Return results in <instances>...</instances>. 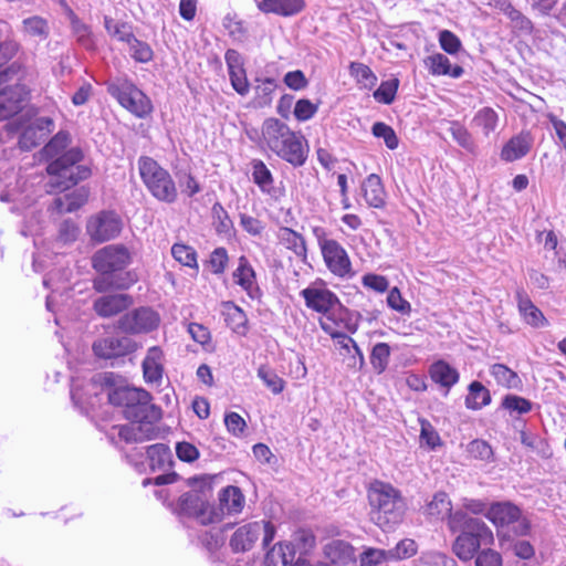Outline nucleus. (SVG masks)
I'll list each match as a JSON object with an SVG mask.
<instances>
[{"mask_svg": "<svg viewBox=\"0 0 566 566\" xmlns=\"http://www.w3.org/2000/svg\"><path fill=\"white\" fill-rule=\"evenodd\" d=\"M358 566H380L390 562L387 549L366 547L358 557Z\"/></svg>", "mask_w": 566, "mask_h": 566, "instance_id": "nucleus-43", "label": "nucleus"}, {"mask_svg": "<svg viewBox=\"0 0 566 566\" xmlns=\"http://www.w3.org/2000/svg\"><path fill=\"white\" fill-rule=\"evenodd\" d=\"M301 295L304 297L308 308L323 315L339 305L337 296L327 289L307 287L301 292Z\"/></svg>", "mask_w": 566, "mask_h": 566, "instance_id": "nucleus-16", "label": "nucleus"}, {"mask_svg": "<svg viewBox=\"0 0 566 566\" xmlns=\"http://www.w3.org/2000/svg\"><path fill=\"white\" fill-rule=\"evenodd\" d=\"M420 443L426 444L429 449L441 446V438L433 426L426 419L420 420Z\"/></svg>", "mask_w": 566, "mask_h": 566, "instance_id": "nucleus-54", "label": "nucleus"}, {"mask_svg": "<svg viewBox=\"0 0 566 566\" xmlns=\"http://www.w3.org/2000/svg\"><path fill=\"white\" fill-rule=\"evenodd\" d=\"M502 406L510 411H516L518 413H526L532 409L530 400L514 395H507L503 399Z\"/></svg>", "mask_w": 566, "mask_h": 566, "instance_id": "nucleus-61", "label": "nucleus"}, {"mask_svg": "<svg viewBox=\"0 0 566 566\" xmlns=\"http://www.w3.org/2000/svg\"><path fill=\"white\" fill-rule=\"evenodd\" d=\"M423 62L432 75H449L457 78L463 74L462 66H451L449 59L441 53L429 55Z\"/></svg>", "mask_w": 566, "mask_h": 566, "instance_id": "nucleus-25", "label": "nucleus"}, {"mask_svg": "<svg viewBox=\"0 0 566 566\" xmlns=\"http://www.w3.org/2000/svg\"><path fill=\"white\" fill-rule=\"evenodd\" d=\"M228 253L224 248L214 249L209 259V265L214 274H222L228 264Z\"/></svg>", "mask_w": 566, "mask_h": 566, "instance_id": "nucleus-62", "label": "nucleus"}, {"mask_svg": "<svg viewBox=\"0 0 566 566\" xmlns=\"http://www.w3.org/2000/svg\"><path fill=\"white\" fill-rule=\"evenodd\" d=\"M426 513L437 521H442L448 517L449 522L450 517L454 514L452 513V502L449 495L443 491L437 492L432 496V500L426 505Z\"/></svg>", "mask_w": 566, "mask_h": 566, "instance_id": "nucleus-26", "label": "nucleus"}, {"mask_svg": "<svg viewBox=\"0 0 566 566\" xmlns=\"http://www.w3.org/2000/svg\"><path fill=\"white\" fill-rule=\"evenodd\" d=\"M112 405L120 407L127 420L138 423H155L161 419V410L151 402L148 391L133 387H118L108 394Z\"/></svg>", "mask_w": 566, "mask_h": 566, "instance_id": "nucleus-4", "label": "nucleus"}, {"mask_svg": "<svg viewBox=\"0 0 566 566\" xmlns=\"http://www.w3.org/2000/svg\"><path fill=\"white\" fill-rule=\"evenodd\" d=\"M28 94L29 91L21 83L3 86L0 90V120H7L18 114Z\"/></svg>", "mask_w": 566, "mask_h": 566, "instance_id": "nucleus-12", "label": "nucleus"}, {"mask_svg": "<svg viewBox=\"0 0 566 566\" xmlns=\"http://www.w3.org/2000/svg\"><path fill=\"white\" fill-rule=\"evenodd\" d=\"M491 375L494 377L496 382L505 388H518L521 386V379L515 371L510 369L504 364H494L491 367Z\"/></svg>", "mask_w": 566, "mask_h": 566, "instance_id": "nucleus-37", "label": "nucleus"}, {"mask_svg": "<svg viewBox=\"0 0 566 566\" xmlns=\"http://www.w3.org/2000/svg\"><path fill=\"white\" fill-rule=\"evenodd\" d=\"M317 109V104L312 103L310 99L302 98L295 103L294 116L301 122L308 120L316 114Z\"/></svg>", "mask_w": 566, "mask_h": 566, "instance_id": "nucleus-60", "label": "nucleus"}, {"mask_svg": "<svg viewBox=\"0 0 566 566\" xmlns=\"http://www.w3.org/2000/svg\"><path fill=\"white\" fill-rule=\"evenodd\" d=\"M94 354L104 359L125 356L136 350V343L129 337H106L93 343Z\"/></svg>", "mask_w": 566, "mask_h": 566, "instance_id": "nucleus-14", "label": "nucleus"}, {"mask_svg": "<svg viewBox=\"0 0 566 566\" xmlns=\"http://www.w3.org/2000/svg\"><path fill=\"white\" fill-rule=\"evenodd\" d=\"M206 499L192 492L184 493L178 500L179 512L186 516L195 517Z\"/></svg>", "mask_w": 566, "mask_h": 566, "instance_id": "nucleus-41", "label": "nucleus"}, {"mask_svg": "<svg viewBox=\"0 0 566 566\" xmlns=\"http://www.w3.org/2000/svg\"><path fill=\"white\" fill-rule=\"evenodd\" d=\"M325 557L334 565L345 566L355 560L354 547L344 541L333 539L324 546Z\"/></svg>", "mask_w": 566, "mask_h": 566, "instance_id": "nucleus-20", "label": "nucleus"}, {"mask_svg": "<svg viewBox=\"0 0 566 566\" xmlns=\"http://www.w3.org/2000/svg\"><path fill=\"white\" fill-rule=\"evenodd\" d=\"M252 169L253 181L262 190H269L272 187L273 178L265 164L262 160L255 159L252 161Z\"/></svg>", "mask_w": 566, "mask_h": 566, "instance_id": "nucleus-49", "label": "nucleus"}, {"mask_svg": "<svg viewBox=\"0 0 566 566\" xmlns=\"http://www.w3.org/2000/svg\"><path fill=\"white\" fill-rule=\"evenodd\" d=\"M22 31L30 36L45 40L49 36L50 29L44 18L33 15L22 21Z\"/></svg>", "mask_w": 566, "mask_h": 566, "instance_id": "nucleus-39", "label": "nucleus"}, {"mask_svg": "<svg viewBox=\"0 0 566 566\" xmlns=\"http://www.w3.org/2000/svg\"><path fill=\"white\" fill-rule=\"evenodd\" d=\"M399 81L394 78L390 81L382 82L379 87L374 92V98L382 104H391L395 99Z\"/></svg>", "mask_w": 566, "mask_h": 566, "instance_id": "nucleus-53", "label": "nucleus"}, {"mask_svg": "<svg viewBox=\"0 0 566 566\" xmlns=\"http://www.w3.org/2000/svg\"><path fill=\"white\" fill-rule=\"evenodd\" d=\"M78 234V226L74 221L66 219L59 224L55 240L57 243L66 245L75 242Z\"/></svg>", "mask_w": 566, "mask_h": 566, "instance_id": "nucleus-48", "label": "nucleus"}, {"mask_svg": "<svg viewBox=\"0 0 566 566\" xmlns=\"http://www.w3.org/2000/svg\"><path fill=\"white\" fill-rule=\"evenodd\" d=\"M361 188L368 206L377 209L385 207L386 192L378 175H369L364 180Z\"/></svg>", "mask_w": 566, "mask_h": 566, "instance_id": "nucleus-24", "label": "nucleus"}, {"mask_svg": "<svg viewBox=\"0 0 566 566\" xmlns=\"http://www.w3.org/2000/svg\"><path fill=\"white\" fill-rule=\"evenodd\" d=\"M521 516L520 509L510 503H495L486 512V517L497 526H505L516 522Z\"/></svg>", "mask_w": 566, "mask_h": 566, "instance_id": "nucleus-23", "label": "nucleus"}, {"mask_svg": "<svg viewBox=\"0 0 566 566\" xmlns=\"http://www.w3.org/2000/svg\"><path fill=\"white\" fill-rule=\"evenodd\" d=\"M387 304L388 306L402 314L409 315L411 313V305L408 301H406L398 287H392L387 295Z\"/></svg>", "mask_w": 566, "mask_h": 566, "instance_id": "nucleus-56", "label": "nucleus"}, {"mask_svg": "<svg viewBox=\"0 0 566 566\" xmlns=\"http://www.w3.org/2000/svg\"><path fill=\"white\" fill-rule=\"evenodd\" d=\"M133 303L134 300L128 294H107L94 301L93 310L99 317L109 318L126 311Z\"/></svg>", "mask_w": 566, "mask_h": 566, "instance_id": "nucleus-15", "label": "nucleus"}, {"mask_svg": "<svg viewBox=\"0 0 566 566\" xmlns=\"http://www.w3.org/2000/svg\"><path fill=\"white\" fill-rule=\"evenodd\" d=\"M429 375L431 380L444 388L447 392L460 378L458 370L442 359L434 361L430 366Z\"/></svg>", "mask_w": 566, "mask_h": 566, "instance_id": "nucleus-22", "label": "nucleus"}, {"mask_svg": "<svg viewBox=\"0 0 566 566\" xmlns=\"http://www.w3.org/2000/svg\"><path fill=\"white\" fill-rule=\"evenodd\" d=\"M449 132L451 133L454 140L464 149H467L470 153H474L475 150V144L472 139L471 134L468 132V129L462 126L458 122H452L450 124Z\"/></svg>", "mask_w": 566, "mask_h": 566, "instance_id": "nucleus-50", "label": "nucleus"}, {"mask_svg": "<svg viewBox=\"0 0 566 566\" xmlns=\"http://www.w3.org/2000/svg\"><path fill=\"white\" fill-rule=\"evenodd\" d=\"M439 43L441 49L449 54H457L461 49L460 39L449 30L440 32Z\"/></svg>", "mask_w": 566, "mask_h": 566, "instance_id": "nucleus-59", "label": "nucleus"}, {"mask_svg": "<svg viewBox=\"0 0 566 566\" xmlns=\"http://www.w3.org/2000/svg\"><path fill=\"white\" fill-rule=\"evenodd\" d=\"M418 566H458L457 562L442 553H429L420 557Z\"/></svg>", "mask_w": 566, "mask_h": 566, "instance_id": "nucleus-57", "label": "nucleus"}, {"mask_svg": "<svg viewBox=\"0 0 566 566\" xmlns=\"http://www.w3.org/2000/svg\"><path fill=\"white\" fill-rule=\"evenodd\" d=\"M371 132L376 138H382L389 149L394 150L398 147L399 139L391 126L377 122L373 125Z\"/></svg>", "mask_w": 566, "mask_h": 566, "instance_id": "nucleus-51", "label": "nucleus"}, {"mask_svg": "<svg viewBox=\"0 0 566 566\" xmlns=\"http://www.w3.org/2000/svg\"><path fill=\"white\" fill-rule=\"evenodd\" d=\"M159 324L158 314L149 307H139L123 315L117 321V328L126 334L147 333Z\"/></svg>", "mask_w": 566, "mask_h": 566, "instance_id": "nucleus-10", "label": "nucleus"}, {"mask_svg": "<svg viewBox=\"0 0 566 566\" xmlns=\"http://www.w3.org/2000/svg\"><path fill=\"white\" fill-rule=\"evenodd\" d=\"M71 144L70 134L66 132H59L50 142L42 148L41 154L49 163L63 157Z\"/></svg>", "mask_w": 566, "mask_h": 566, "instance_id": "nucleus-27", "label": "nucleus"}, {"mask_svg": "<svg viewBox=\"0 0 566 566\" xmlns=\"http://www.w3.org/2000/svg\"><path fill=\"white\" fill-rule=\"evenodd\" d=\"M491 401L490 391L479 381H473L469 386V394L465 398V406L469 409H481Z\"/></svg>", "mask_w": 566, "mask_h": 566, "instance_id": "nucleus-34", "label": "nucleus"}, {"mask_svg": "<svg viewBox=\"0 0 566 566\" xmlns=\"http://www.w3.org/2000/svg\"><path fill=\"white\" fill-rule=\"evenodd\" d=\"M264 13H275L277 15L289 17L303 11L304 0H261L258 4Z\"/></svg>", "mask_w": 566, "mask_h": 566, "instance_id": "nucleus-21", "label": "nucleus"}, {"mask_svg": "<svg viewBox=\"0 0 566 566\" xmlns=\"http://www.w3.org/2000/svg\"><path fill=\"white\" fill-rule=\"evenodd\" d=\"M518 310L524 321L533 327H542L546 325V318L533 302L523 295H518Z\"/></svg>", "mask_w": 566, "mask_h": 566, "instance_id": "nucleus-33", "label": "nucleus"}, {"mask_svg": "<svg viewBox=\"0 0 566 566\" xmlns=\"http://www.w3.org/2000/svg\"><path fill=\"white\" fill-rule=\"evenodd\" d=\"M390 560H401L413 557L418 553V544L411 538H403L397 545L387 549Z\"/></svg>", "mask_w": 566, "mask_h": 566, "instance_id": "nucleus-44", "label": "nucleus"}, {"mask_svg": "<svg viewBox=\"0 0 566 566\" xmlns=\"http://www.w3.org/2000/svg\"><path fill=\"white\" fill-rule=\"evenodd\" d=\"M24 75L25 70L21 66V64L18 62H13L8 67L0 71V86L6 85L11 81H17L18 83H20Z\"/></svg>", "mask_w": 566, "mask_h": 566, "instance_id": "nucleus-63", "label": "nucleus"}, {"mask_svg": "<svg viewBox=\"0 0 566 566\" xmlns=\"http://www.w3.org/2000/svg\"><path fill=\"white\" fill-rule=\"evenodd\" d=\"M390 357V346L387 343H377L370 354V364L377 374L386 370Z\"/></svg>", "mask_w": 566, "mask_h": 566, "instance_id": "nucleus-42", "label": "nucleus"}, {"mask_svg": "<svg viewBox=\"0 0 566 566\" xmlns=\"http://www.w3.org/2000/svg\"><path fill=\"white\" fill-rule=\"evenodd\" d=\"M507 18L510 19L513 29L525 34H531L533 32V22L516 8L511 11Z\"/></svg>", "mask_w": 566, "mask_h": 566, "instance_id": "nucleus-58", "label": "nucleus"}, {"mask_svg": "<svg viewBox=\"0 0 566 566\" xmlns=\"http://www.w3.org/2000/svg\"><path fill=\"white\" fill-rule=\"evenodd\" d=\"M123 229L120 217L113 211H101L92 216L86 223V233L91 241L103 243L115 239Z\"/></svg>", "mask_w": 566, "mask_h": 566, "instance_id": "nucleus-7", "label": "nucleus"}, {"mask_svg": "<svg viewBox=\"0 0 566 566\" xmlns=\"http://www.w3.org/2000/svg\"><path fill=\"white\" fill-rule=\"evenodd\" d=\"M138 169L146 188L157 200L166 203L177 200L178 191L172 177L156 160L140 157Z\"/></svg>", "mask_w": 566, "mask_h": 566, "instance_id": "nucleus-6", "label": "nucleus"}, {"mask_svg": "<svg viewBox=\"0 0 566 566\" xmlns=\"http://www.w3.org/2000/svg\"><path fill=\"white\" fill-rule=\"evenodd\" d=\"M83 150L80 147H72L67 153L46 166V172L50 180L46 184L49 193L65 191L80 181L87 179L92 171L86 165H83Z\"/></svg>", "mask_w": 566, "mask_h": 566, "instance_id": "nucleus-2", "label": "nucleus"}, {"mask_svg": "<svg viewBox=\"0 0 566 566\" xmlns=\"http://www.w3.org/2000/svg\"><path fill=\"white\" fill-rule=\"evenodd\" d=\"M258 376L274 395L281 394L285 388V381L266 366H261L258 369Z\"/></svg>", "mask_w": 566, "mask_h": 566, "instance_id": "nucleus-47", "label": "nucleus"}, {"mask_svg": "<svg viewBox=\"0 0 566 566\" xmlns=\"http://www.w3.org/2000/svg\"><path fill=\"white\" fill-rule=\"evenodd\" d=\"M473 120L476 126L482 128L483 134L489 136L492 132L495 130L499 117L492 108L484 107L476 113Z\"/></svg>", "mask_w": 566, "mask_h": 566, "instance_id": "nucleus-46", "label": "nucleus"}, {"mask_svg": "<svg viewBox=\"0 0 566 566\" xmlns=\"http://www.w3.org/2000/svg\"><path fill=\"white\" fill-rule=\"evenodd\" d=\"M233 279L238 285L251 295L255 285V272L244 255L238 260V268L233 272Z\"/></svg>", "mask_w": 566, "mask_h": 566, "instance_id": "nucleus-31", "label": "nucleus"}, {"mask_svg": "<svg viewBox=\"0 0 566 566\" xmlns=\"http://www.w3.org/2000/svg\"><path fill=\"white\" fill-rule=\"evenodd\" d=\"M469 454L478 460H482L485 462L493 461V450L491 446L484 440H473L468 444Z\"/></svg>", "mask_w": 566, "mask_h": 566, "instance_id": "nucleus-55", "label": "nucleus"}, {"mask_svg": "<svg viewBox=\"0 0 566 566\" xmlns=\"http://www.w3.org/2000/svg\"><path fill=\"white\" fill-rule=\"evenodd\" d=\"M531 146L532 143L527 135L515 136L502 148L501 158L505 161L517 160L530 151Z\"/></svg>", "mask_w": 566, "mask_h": 566, "instance_id": "nucleus-29", "label": "nucleus"}, {"mask_svg": "<svg viewBox=\"0 0 566 566\" xmlns=\"http://www.w3.org/2000/svg\"><path fill=\"white\" fill-rule=\"evenodd\" d=\"M281 243L292 250L298 256L306 255V244L304 238L290 228H281L279 232Z\"/></svg>", "mask_w": 566, "mask_h": 566, "instance_id": "nucleus-36", "label": "nucleus"}, {"mask_svg": "<svg viewBox=\"0 0 566 566\" xmlns=\"http://www.w3.org/2000/svg\"><path fill=\"white\" fill-rule=\"evenodd\" d=\"M163 352L159 347L149 348L144 361L143 371L147 382H157L163 377V365L160 363Z\"/></svg>", "mask_w": 566, "mask_h": 566, "instance_id": "nucleus-28", "label": "nucleus"}, {"mask_svg": "<svg viewBox=\"0 0 566 566\" xmlns=\"http://www.w3.org/2000/svg\"><path fill=\"white\" fill-rule=\"evenodd\" d=\"M368 499L375 512V521L380 527L396 524L401 518V497L392 485L376 481L368 491Z\"/></svg>", "mask_w": 566, "mask_h": 566, "instance_id": "nucleus-5", "label": "nucleus"}, {"mask_svg": "<svg viewBox=\"0 0 566 566\" xmlns=\"http://www.w3.org/2000/svg\"><path fill=\"white\" fill-rule=\"evenodd\" d=\"M130 261V252L125 245L109 244L93 254L92 266L102 274H108L125 269Z\"/></svg>", "mask_w": 566, "mask_h": 566, "instance_id": "nucleus-8", "label": "nucleus"}, {"mask_svg": "<svg viewBox=\"0 0 566 566\" xmlns=\"http://www.w3.org/2000/svg\"><path fill=\"white\" fill-rule=\"evenodd\" d=\"M449 528L452 532H461L452 544V552L464 562L474 557L482 541L492 538V533L483 521L470 517L462 511L454 512L450 517Z\"/></svg>", "mask_w": 566, "mask_h": 566, "instance_id": "nucleus-3", "label": "nucleus"}, {"mask_svg": "<svg viewBox=\"0 0 566 566\" xmlns=\"http://www.w3.org/2000/svg\"><path fill=\"white\" fill-rule=\"evenodd\" d=\"M262 140L270 150L295 167L302 166L307 158L303 136L277 118L270 117L263 122Z\"/></svg>", "mask_w": 566, "mask_h": 566, "instance_id": "nucleus-1", "label": "nucleus"}, {"mask_svg": "<svg viewBox=\"0 0 566 566\" xmlns=\"http://www.w3.org/2000/svg\"><path fill=\"white\" fill-rule=\"evenodd\" d=\"M201 525H210L222 521V511L212 506L207 500L198 510L195 517Z\"/></svg>", "mask_w": 566, "mask_h": 566, "instance_id": "nucleus-52", "label": "nucleus"}, {"mask_svg": "<svg viewBox=\"0 0 566 566\" xmlns=\"http://www.w3.org/2000/svg\"><path fill=\"white\" fill-rule=\"evenodd\" d=\"M245 497L240 488L228 485L219 493V510L222 511V517L227 515H235L243 511Z\"/></svg>", "mask_w": 566, "mask_h": 566, "instance_id": "nucleus-19", "label": "nucleus"}, {"mask_svg": "<svg viewBox=\"0 0 566 566\" xmlns=\"http://www.w3.org/2000/svg\"><path fill=\"white\" fill-rule=\"evenodd\" d=\"M53 120L50 117L36 118L33 123L28 125L19 139V146L22 150H31L40 145L51 130Z\"/></svg>", "mask_w": 566, "mask_h": 566, "instance_id": "nucleus-17", "label": "nucleus"}, {"mask_svg": "<svg viewBox=\"0 0 566 566\" xmlns=\"http://www.w3.org/2000/svg\"><path fill=\"white\" fill-rule=\"evenodd\" d=\"M113 94L122 106L138 117H144L151 112L153 107L149 98L132 84H123L113 91Z\"/></svg>", "mask_w": 566, "mask_h": 566, "instance_id": "nucleus-11", "label": "nucleus"}, {"mask_svg": "<svg viewBox=\"0 0 566 566\" xmlns=\"http://www.w3.org/2000/svg\"><path fill=\"white\" fill-rule=\"evenodd\" d=\"M104 25L109 35L122 42L130 43L134 40L132 27L128 23H114L112 18L104 17Z\"/></svg>", "mask_w": 566, "mask_h": 566, "instance_id": "nucleus-45", "label": "nucleus"}, {"mask_svg": "<svg viewBox=\"0 0 566 566\" xmlns=\"http://www.w3.org/2000/svg\"><path fill=\"white\" fill-rule=\"evenodd\" d=\"M63 197L67 202L66 211L73 212L83 207L87 202L88 191L85 188H80Z\"/></svg>", "mask_w": 566, "mask_h": 566, "instance_id": "nucleus-64", "label": "nucleus"}, {"mask_svg": "<svg viewBox=\"0 0 566 566\" xmlns=\"http://www.w3.org/2000/svg\"><path fill=\"white\" fill-rule=\"evenodd\" d=\"M322 329L332 338H346V333H354L356 324L350 323L347 318V312L342 308L340 304L333 311L326 313L319 318Z\"/></svg>", "mask_w": 566, "mask_h": 566, "instance_id": "nucleus-13", "label": "nucleus"}, {"mask_svg": "<svg viewBox=\"0 0 566 566\" xmlns=\"http://www.w3.org/2000/svg\"><path fill=\"white\" fill-rule=\"evenodd\" d=\"M261 534V523H248L239 527L230 538V547L234 553L250 551Z\"/></svg>", "mask_w": 566, "mask_h": 566, "instance_id": "nucleus-18", "label": "nucleus"}, {"mask_svg": "<svg viewBox=\"0 0 566 566\" xmlns=\"http://www.w3.org/2000/svg\"><path fill=\"white\" fill-rule=\"evenodd\" d=\"M149 465L153 470H160L171 464V451L167 444L156 443L147 448Z\"/></svg>", "mask_w": 566, "mask_h": 566, "instance_id": "nucleus-35", "label": "nucleus"}, {"mask_svg": "<svg viewBox=\"0 0 566 566\" xmlns=\"http://www.w3.org/2000/svg\"><path fill=\"white\" fill-rule=\"evenodd\" d=\"M222 305L228 326L238 334H244L248 324L245 313L233 302H224Z\"/></svg>", "mask_w": 566, "mask_h": 566, "instance_id": "nucleus-32", "label": "nucleus"}, {"mask_svg": "<svg viewBox=\"0 0 566 566\" xmlns=\"http://www.w3.org/2000/svg\"><path fill=\"white\" fill-rule=\"evenodd\" d=\"M295 557V552L290 544L277 543L266 554L265 566H290Z\"/></svg>", "mask_w": 566, "mask_h": 566, "instance_id": "nucleus-30", "label": "nucleus"}, {"mask_svg": "<svg viewBox=\"0 0 566 566\" xmlns=\"http://www.w3.org/2000/svg\"><path fill=\"white\" fill-rule=\"evenodd\" d=\"M171 254L180 264L198 270L197 252L192 247L184 243H175L171 248Z\"/></svg>", "mask_w": 566, "mask_h": 566, "instance_id": "nucleus-40", "label": "nucleus"}, {"mask_svg": "<svg viewBox=\"0 0 566 566\" xmlns=\"http://www.w3.org/2000/svg\"><path fill=\"white\" fill-rule=\"evenodd\" d=\"M318 245L327 269L338 277L352 276V262L346 250L333 239L319 238Z\"/></svg>", "mask_w": 566, "mask_h": 566, "instance_id": "nucleus-9", "label": "nucleus"}, {"mask_svg": "<svg viewBox=\"0 0 566 566\" xmlns=\"http://www.w3.org/2000/svg\"><path fill=\"white\" fill-rule=\"evenodd\" d=\"M349 74L364 88H373L377 83V76L371 71V69L360 62H352L349 64Z\"/></svg>", "mask_w": 566, "mask_h": 566, "instance_id": "nucleus-38", "label": "nucleus"}]
</instances>
